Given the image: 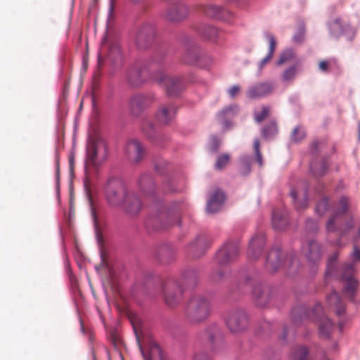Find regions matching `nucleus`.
I'll return each instance as SVG.
<instances>
[{"label":"nucleus","mask_w":360,"mask_h":360,"mask_svg":"<svg viewBox=\"0 0 360 360\" xmlns=\"http://www.w3.org/2000/svg\"><path fill=\"white\" fill-rule=\"evenodd\" d=\"M105 192L110 204L123 206L130 215L137 214L142 208L140 199L134 192L129 191L120 179L110 178L106 183Z\"/></svg>","instance_id":"1"},{"label":"nucleus","mask_w":360,"mask_h":360,"mask_svg":"<svg viewBox=\"0 0 360 360\" xmlns=\"http://www.w3.org/2000/svg\"><path fill=\"white\" fill-rule=\"evenodd\" d=\"M108 147L105 140L98 134L91 136L86 147L84 169L86 178L96 173L108 157Z\"/></svg>","instance_id":"2"},{"label":"nucleus","mask_w":360,"mask_h":360,"mask_svg":"<svg viewBox=\"0 0 360 360\" xmlns=\"http://www.w3.org/2000/svg\"><path fill=\"white\" fill-rule=\"evenodd\" d=\"M184 313L186 320L190 323H200L206 320L210 315V302L203 295H195L189 300Z\"/></svg>","instance_id":"3"},{"label":"nucleus","mask_w":360,"mask_h":360,"mask_svg":"<svg viewBox=\"0 0 360 360\" xmlns=\"http://www.w3.org/2000/svg\"><path fill=\"white\" fill-rule=\"evenodd\" d=\"M307 316L319 321V328L320 335L324 338H329L333 329V324L331 321L325 316L323 314V307L320 304H316L314 309L307 311L305 307L300 306L292 310V318L295 322L298 319H302Z\"/></svg>","instance_id":"4"},{"label":"nucleus","mask_w":360,"mask_h":360,"mask_svg":"<svg viewBox=\"0 0 360 360\" xmlns=\"http://www.w3.org/2000/svg\"><path fill=\"white\" fill-rule=\"evenodd\" d=\"M129 319L144 360H165L161 349L155 342L150 340L147 347L143 345L141 342L143 321L141 318L136 314H131Z\"/></svg>","instance_id":"5"},{"label":"nucleus","mask_w":360,"mask_h":360,"mask_svg":"<svg viewBox=\"0 0 360 360\" xmlns=\"http://www.w3.org/2000/svg\"><path fill=\"white\" fill-rule=\"evenodd\" d=\"M348 203L349 199L347 198L342 197L340 198L338 209L328 219L326 224V229L328 232H334L338 229L341 232V234L343 235L352 227V221L348 222L345 225V227H340L337 226L342 215L346 213Z\"/></svg>","instance_id":"6"},{"label":"nucleus","mask_w":360,"mask_h":360,"mask_svg":"<svg viewBox=\"0 0 360 360\" xmlns=\"http://www.w3.org/2000/svg\"><path fill=\"white\" fill-rule=\"evenodd\" d=\"M153 79L163 86L167 94L171 97L179 95L184 87V83L181 77H169L162 72L155 74Z\"/></svg>","instance_id":"7"},{"label":"nucleus","mask_w":360,"mask_h":360,"mask_svg":"<svg viewBox=\"0 0 360 360\" xmlns=\"http://www.w3.org/2000/svg\"><path fill=\"white\" fill-rule=\"evenodd\" d=\"M226 325L229 330L233 333L244 331L248 326V318L242 309L230 311L226 317Z\"/></svg>","instance_id":"8"},{"label":"nucleus","mask_w":360,"mask_h":360,"mask_svg":"<svg viewBox=\"0 0 360 360\" xmlns=\"http://www.w3.org/2000/svg\"><path fill=\"white\" fill-rule=\"evenodd\" d=\"M156 36L155 25L150 22L141 25L136 30L135 41L139 49H146L154 41Z\"/></svg>","instance_id":"9"},{"label":"nucleus","mask_w":360,"mask_h":360,"mask_svg":"<svg viewBox=\"0 0 360 360\" xmlns=\"http://www.w3.org/2000/svg\"><path fill=\"white\" fill-rule=\"evenodd\" d=\"M354 266L353 264H347L342 268V280L345 282L344 295L350 300L354 298L358 281L354 277Z\"/></svg>","instance_id":"10"},{"label":"nucleus","mask_w":360,"mask_h":360,"mask_svg":"<svg viewBox=\"0 0 360 360\" xmlns=\"http://www.w3.org/2000/svg\"><path fill=\"white\" fill-rule=\"evenodd\" d=\"M162 291L165 302L169 307H174L181 301L183 290L175 281H167L163 285Z\"/></svg>","instance_id":"11"},{"label":"nucleus","mask_w":360,"mask_h":360,"mask_svg":"<svg viewBox=\"0 0 360 360\" xmlns=\"http://www.w3.org/2000/svg\"><path fill=\"white\" fill-rule=\"evenodd\" d=\"M104 56L109 58L113 63L118 61L122 58L120 44L116 39L104 38L101 43V53L98 56V62Z\"/></svg>","instance_id":"12"},{"label":"nucleus","mask_w":360,"mask_h":360,"mask_svg":"<svg viewBox=\"0 0 360 360\" xmlns=\"http://www.w3.org/2000/svg\"><path fill=\"white\" fill-rule=\"evenodd\" d=\"M238 253V247L236 243H226L217 252L215 260L219 265H225L235 259Z\"/></svg>","instance_id":"13"},{"label":"nucleus","mask_w":360,"mask_h":360,"mask_svg":"<svg viewBox=\"0 0 360 360\" xmlns=\"http://www.w3.org/2000/svg\"><path fill=\"white\" fill-rule=\"evenodd\" d=\"M152 103V98L147 95L136 94L129 100V110L134 116L140 115Z\"/></svg>","instance_id":"14"},{"label":"nucleus","mask_w":360,"mask_h":360,"mask_svg":"<svg viewBox=\"0 0 360 360\" xmlns=\"http://www.w3.org/2000/svg\"><path fill=\"white\" fill-rule=\"evenodd\" d=\"M252 295L255 304L259 307H266L273 298L271 289L260 284L255 287Z\"/></svg>","instance_id":"15"},{"label":"nucleus","mask_w":360,"mask_h":360,"mask_svg":"<svg viewBox=\"0 0 360 360\" xmlns=\"http://www.w3.org/2000/svg\"><path fill=\"white\" fill-rule=\"evenodd\" d=\"M274 89V86L272 82H260L250 86L246 91V94L251 99L260 98L271 94Z\"/></svg>","instance_id":"16"},{"label":"nucleus","mask_w":360,"mask_h":360,"mask_svg":"<svg viewBox=\"0 0 360 360\" xmlns=\"http://www.w3.org/2000/svg\"><path fill=\"white\" fill-rule=\"evenodd\" d=\"M125 153L131 161L139 162L145 155V148L140 141L132 139L127 143Z\"/></svg>","instance_id":"17"},{"label":"nucleus","mask_w":360,"mask_h":360,"mask_svg":"<svg viewBox=\"0 0 360 360\" xmlns=\"http://www.w3.org/2000/svg\"><path fill=\"white\" fill-rule=\"evenodd\" d=\"M265 244V236L260 232L250 240L248 255L250 259H257L262 255Z\"/></svg>","instance_id":"18"},{"label":"nucleus","mask_w":360,"mask_h":360,"mask_svg":"<svg viewBox=\"0 0 360 360\" xmlns=\"http://www.w3.org/2000/svg\"><path fill=\"white\" fill-rule=\"evenodd\" d=\"M144 72V68L139 64L131 67L127 72L129 84L132 86H139L142 84L146 79Z\"/></svg>","instance_id":"19"},{"label":"nucleus","mask_w":360,"mask_h":360,"mask_svg":"<svg viewBox=\"0 0 360 360\" xmlns=\"http://www.w3.org/2000/svg\"><path fill=\"white\" fill-rule=\"evenodd\" d=\"M283 264V254L279 248L271 250L266 257V266L269 271H276Z\"/></svg>","instance_id":"20"},{"label":"nucleus","mask_w":360,"mask_h":360,"mask_svg":"<svg viewBox=\"0 0 360 360\" xmlns=\"http://www.w3.org/2000/svg\"><path fill=\"white\" fill-rule=\"evenodd\" d=\"M187 8L181 4H174L170 6L165 14L167 20L171 22H179L185 19L187 16Z\"/></svg>","instance_id":"21"},{"label":"nucleus","mask_w":360,"mask_h":360,"mask_svg":"<svg viewBox=\"0 0 360 360\" xmlns=\"http://www.w3.org/2000/svg\"><path fill=\"white\" fill-rule=\"evenodd\" d=\"M176 114V108L174 105H164L157 112L156 117L160 123L167 124L174 119Z\"/></svg>","instance_id":"22"},{"label":"nucleus","mask_w":360,"mask_h":360,"mask_svg":"<svg viewBox=\"0 0 360 360\" xmlns=\"http://www.w3.org/2000/svg\"><path fill=\"white\" fill-rule=\"evenodd\" d=\"M207 246V238L205 236H200L189 245L188 251L193 257H198L205 252Z\"/></svg>","instance_id":"23"},{"label":"nucleus","mask_w":360,"mask_h":360,"mask_svg":"<svg viewBox=\"0 0 360 360\" xmlns=\"http://www.w3.org/2000/svg\"><path fill=\"white\" fill-rule=\"evenodd\" d=\"M302 251L307 258L311 262H316L321 258L320 245L314 240H310L302 248Z\"/></svg>","instance_id":"24"},{"label":"nucleus","mask_w":360,"mask_h":360,"mask_svg":"<svg viewBox=\"0 0 360 360\" xmlns=\"http://www.w3.org/2000/svg\"><path fill=\"white\" fill-rule=\"evenodd\" d=\"M224 200V193L219 190L215 191L207 203V212L215 213L218 212L220 210Z\"/></svg>","instance_id":"25"},{"label":"nucleus","mask_w":360,"mask_h":360,"mask_svg":"<svg viewBox=\"0 0 360 360\" xmlns=\"http://www.w3.org/2000/svg\"><path fill=\"white\" fill-rule=\"evenodd\" d=\"M147 224L156 229L167 228L171 224L170 217L167 216L166 213L160 212L158 214L150 217Z\"/></svg>","instance_id":"26"},{"label":"nucleus","mask_w":360,"mask_h":360,"mask_svg":"<svg viewBox=\"0 0 360 360\" xmlns=\"http://www.w3.org/2000/svg\"><path fill=\"white\" fill-rule=\"evenodd\" d=\"M288 224V219L285 212L274 210L272 213V226L278 230H283Z\"/></svg>","instance_id":"27"},{"label":"nucleus","mask_w":360,"mask_h":360,"mask_svg":"<svg viewBox=\"0 0 360 360\" xmlns=\"http://www.w3.org/2000/svg\"><path fill=\"white\" fill-rule=\"evenodd\" d=\"M290 195L295 202V207L297 210H300L304 209L307 206V191L303 190L297 191L295 189H292Z\"/></svg>","instance_id":"28"},{"label":"nucleus","mask_w":360,"mask_h":360,"mask_svg":"<svg viewBox=\"0 0 360 360\" xmlns=\"http://www.w3.org/2000/svg\"><path fill=\"white\" fill-rule=\"evenodd\" d=\"M139 186L146 195H151L155 191V184L152 177L148 174L142 175L139 180Z\"/></svg>","instance_id":"29"},{"label":"nucleus","mask_w":360,"mask_h":360,"mask_svg":"<svg viewBox=\"0 0 360 360\" xmlns=\"http://www.w3.org/2000/svg\"><path fill=\"white\" fill-rule=\"evenodd\" d=\"M328 304L335 310L338 316H340L345 311V304L340 300L338 294L333 291L328 298Z\"/></svg>","instance_id":"30"},{"label":"nucleus","mask_w":360,"mask_h":360,"mask_svg":"<svg viewBox=\"0 0 360 360\" xmlns=\"http://www.w3.org/2000/svg\"><path fill=\"white\" fill-rule=\"evenodd\" d=\"M238 111L237 105H233L224 108L218 113V117L222 121V124L226 129L231 126V122L226 120V118L233 117Z\"/></svg>","instance_id":"31"},{"label":"nucleus","mask_w":360,"mask_h":360,"mask_svg":"<svg viewBox=\"0 0 360 360\" xmlns=\"http://www.w3.org/2000/svg\"><path fill=\"white\" fill-rule=\"evenodd\" d=\"M202 11L210 18L221 20H224V15L227 12L224 8L215 5L203 6Z\"/></svg>","instance_id":"32"},{"label":"nucleus","mask_w":360,"mask_h":360,"mask_svg":"<svg viewBox=\"0 0 360 360\" xmlns=\"http://www.w3.org/2000/svg\"><path fill=\"white\" fill-rule=\"evenodd\" d=\"M265 37L269 42V51L266 56L263 58L259 64V68L260 70H262L264 65L271 60L276 46V41L273 34L270 33H266Z\"/></svg>","instance_id":"33"},{"label":"nucleus","mask_w":360,"mask_h":360,"mask_svg":"<svg viewBox=\"0 0 360 360\" xmlns=\"http://www.w3.org/2000/svg\"><path fill=\"white\" fill-rule=\"evenodd\" d=\"M204 335L207 338V340L211 344H213L215 340L221 338V331L216 324H212L207 327Z\"/></svg>","instance_id":"34"},{"label":"nucleus","mask_w":360,"mask_h":360,"mask_svg":"<svg viewBox=\"0 0 360 360\" xmlns=\"http://www.w3.org/2000/svg\"><path fill=\"white\" fill-rule=\"evenodd\" d=\"M328 169V164L323 160L320 162H313L310 165V171L315 177L323 176Z\"/></svg>","instance_id":"35"},{"label":"nucleus","mask_w":360,"mask_h":360,"mask_svg":"<svg viewBox=\"0 0 360 360\" xmlns=\"http://www.w3.org/2000/svg\"><path fill=\"white\" fill-rule=\"evenodd\" d=\"M306 137V131L302 126L297 125L295 127L290 136V140L292 142L298 143L302 141Z\"/></svg>","instance_id":"36"},{"label":"nucleus","mask_w":360,"mask_h":360,"mask_svg":"<svg viewBox=\"0 0 360 360\" xmlns=\"http://www.w3.org/2000/svg\"><path fill=\"white\" fill-rule=\"evenodd\" d=\"M309 350L304 346L297 347L292 353V360H309Z\"/></svg>","instance_id":"37"},{"label":"nucleus","mask_w":360,"mask_h":360,"mask_svg":"<svg viewBox=\"0 0 360 360\" xmlns=\"http://www.w3.org/2000/svg\"><path fill=\"white\" fill-rule=\"evenodd\" d=\"M277 132V124L274 121H272L263 129L262 135L266 139H271L274 137Z\"/></svg>","instance_id":"38"},{"label":"nucleus","mask_w":360,"mask_h":360,"mask_svg":"<svg viewBox=\"0 0 360 360\" xmlns=\"http://www.w3.org/2000/svg\"><path fill=\"white\" fill-rule=\"evenodd\" d=\"M198 278L197 272L194 270H188L184 274V280L188 285H195Z\"/></svg>","instance_id":"39"},{"label":"nucleus","mask_w":360,"mask_h":360,"mask_svg":"<svg viewBox=\"0 0 360 360\" xmlns=\"http://www.w3.org/2000/svg\"><path fill=\"white\" fill-rule=\"evenodd\" d=\"M297 72V69L295 65L291 66L289 68L286 69L282 75L283 81L287 82L292 80L295 78Z\"/></svg>","instance_id":"40"},{"label":"nucleus","mask_w":360,"mask_h":360,"mask_svg":"<svg viewBox=\"0 0 360 360\" xmlns=\"http://www.w3.org/2000/svg\"><path fill=\"white\" fill-rule=\"evenodd\" d=\"M202 34L207 39H213L217 36L218 30L213 26L207 25L203 28Z\"/></svg>","instance_id":"41"},{"label":"nucleus","mask_w":360,"mask_h":360,"mask_svg":"<svg viewBox=\"0 0 360 360\" xmlns=\"http://www.w3.org/2000/svg\"><path fill=\"white\" fill-rule=\"evenodd\" d=\"M328 200L327 198H323L316 205V212L319 215L324 214L328 210Z\"/></svg>","instance_id":"42"},{"label":"nucleus","mask_w":360,"mask_h":360,"mask_svg":"<svg viewBox=\"0 0 360 360\" xmlns=\"http://www.w3.org/2000/svg\"><path fill=\"white\" fill-rule=\"evenodd\" d=\"M254 152L255 153V160L257 162L259 167L263 166V158L260 152V143L259 139H255L253 144Z\"/></svg>","instance_id":"43"},{"label":"nucleus","mask_w":360,"mask_h":360,"mask_svg":"<svg viewBox=\"0 0 360 360\" xmlns=\"http://www.w3.org/2000/svg\"><path fill=\"white\" fill-rule=\"evenodd\" d=\"M230 157L228 154L225 153L219 155L216 161L215 167L217 169H221L228 165L229 162Z\"/></svg>","instance_id":"44"},{"label":"nucleus","mask_w":360,"mask_h":360,"mask_svg":"<svg viewBox=\"0 0 360 360\" xmlns=\"http://www.w3.org/2000/svg\"><path fill=\"white\" fill-rule=\"evenodd\" d=\"M269 113V108L267 106H262L261 112H255V120L257 122L263 121Z\"/></svg>","instance_id":"45"},{"label":"nucleus","mask_w":360,"mask_h":360,"mask_svg":"<svg viewBox=\"0 0 360 360\" xmlns=\"http://www.w3.org/2000/svg\"><path fill=\"white\" fill-rule=\"evenodd\" d=\"M293 56H294V53H293L292 50H291V49L285 50L281 55V56L277 62V64L278 65H281L286 63L287 61L290 60L293 57Z\"/></svg>","instance_id":"46"},{"label":"nucleus","mask_w":360,"mask_h":360,"mask_svg":"<svg viewBox=\"0 0 360 360\" xmlns=\"http://www.w3.org/2000/svg\"><path fill=\"white\" fill-rule=\"evenodd\" d=\"M240 162L242 165V172L243 174H248L251 170L250 158L248 156L243 157L241 158Z\"/></svg>","instance_id":"47"},{"label":"nucleus","mask_w":360,"mask_h":360,"mask_svg":"<svg viewBox=\"0 0 360 360\" xmlns=\"http://www.w3.org/2000/svg\"><path fill=\"white\" fill-rule=\"evenodd\" d=\"M338 257V253L335 252L329 258L328 264L327 271H326L327 276L333 274V270H334V263L335 262Z\"/></svg>","instance_id":"48"},{"label":"nucleus","mask_w":360,"mask_h":360,"mask_svg":"<svg viewBox=\"0 0 360 360\" xmlns=\"http://www.w3.org/2000/svg\"><path fill=\"white\" fill-rule=\"evenodd\" d=\"M338 257V253L335 252L329 258L328 264L327 271H326L327 276L333 274V270H334V263L335 262Z\"/></svg>","instance_id":"49"},{"label":"nucleus","mask_w":360,"mask_h":360,"mask_svg":"<svg viewBox=\"0 0 360 360\" xmlns=\"http://www.w3.org/2000/svg\"><path fill=\"white\" fill-rule=\"evenodd\" d=\"M193 360H212V359L206 352H199L195 354Z\"/></svg>","instance_id":"50"},{"label":"nucleus","mask_w":360,"mask_h":360,"mask_svg":"<svg viewBox=\"0 0 360 360\" xmlns=\"http://www.w3.org/2000/svg\"><path fill=\"white\" fill-rule=\"evenodd\" d=\"M221 144L220 140L217 136L212 137V143L210 145V150L213 152H215L219 148Z\"/></svg>","instance_id":"51"},{"label":"nucleus","mask_w":360,"mask_h":360,"mask_svg":"<svg viewBox=\"0 0 360 360\" xmlns=\"http://www.w3.org/2000/svg\"><path fill=\"white\" fill-rule=\"evenodd\" d=\"M330 64L328 60H321L319 63V68L321 72H326L329 70Z\"/></svg>","instance_id":"52"},{"label":"nucleus","mask_w":360,"mask_h":360,"mask_svg":"<svg viewBox=\"0 0 360 360\" xmlns=\"http://www.w3.org/2000/svg\"><path fill=\"white\" fill-rule=\"evenodd\" d=\"M240 88L238 85H233L229 89V94L231 98H234L239 92Z\"/></svg>","instance_id":"53"},{"label":"nucleus","mask_w":360,"mask_h":360,"mask_svg":"<svg viewBox=\"0 0 360 360\" xmlns=\"http://www.w3.org/2000/svg\"><path fill=\"white\" fill-rule=\"evenodd\" d=\"M224 277V272L222 270H219L217 272H214L212 275V278L214 281H219Z\"/></svg>","instance_id":"54"},{"label":"nucleus","mask_w":360,"mask_h":360,"mask_svg":"<svg viewBox=\"0 0 360 360\" xmlns=\"http://www.w3.org/2000/svg\"><path fill=\"white\" fill-rule=\"evenodd\" d=\"M306 226H307V229L311 230L312 231H316L317 229V224L312 219L307 220V224H306Z\"/></svg>","instance_id":"55"},{"label":"nucleus","mask_w":360,"mask_h":360,"mask_svg":"<svg viewBox=\"0 0 360 360\" xmlns=\"http://www.w3.org/2000/svg\"><path fill=\"white\" fill-rule=\"evenodd\" d=\"M352 256L354 260L360 261V250L357 249L356 246L354 248Z\"/></svg>","instance_id":"56"},{"label":"nucleus","mask_w":360,"mask_h":360,"mask_svg":"<svg viewBox=\"0 0 360 360\" xmlns=\"http://www.w3.org/2000/svg\"><path fill=\"white\" fill-rule=\"evenodd\" d=\"M287 262H288L289 264H288V267L290 269L291 266L293 265V264H297V260L296 259V257H290L289 258V259L287 261Z\"/></svg>","instance_id":"57"},{"label":"nucleus","mask_w":360,"mask_h":360,"mask_svg":"<svg viewBox=\"0 0 360 360\" xmlns=\"http://www.w3.org/2000/svg\"><path fill=\"white\" fill-rule=\"evenodd\" d=\"M56 178L58 179L59 178V159L56 157Z\"/></svg>","instance_id":"58"},{"label":"nucleus","mask_w":360,"mask_h":360,"mask_svg":"<svg viewBox=\"0 0 360 360\" xmlns=\"http://www.w3.org/2000/svg\"><path fill=\"white\" fill-rule=\"evenodd\" d=\"M319 144V142H318V141H314V142L312 143V144H311V150L314 152L316 151Z\"/></svg>","instance_id":"59"},{"label":"nucleus","mask_w":360,"mask_h":360,"mask_svg":"<svg viewBox=\"0 0 360 360\" xmlns=\"http://www.w3.org/2000/svg\"><path fill=\"white\" fill-rule=\"evenodd\" d=\"M155 167V169H156L157 171H158V172H161V171H160V166L158 164H156Z\"/></svg>","instance_id":"60"},{"label":"nucleus","mask_w":360,"mask_h":360,"mask_svg":"<svg viewBox=\"0 0 360 360\" xmlns=\"http://www.w3.org/2000/svg\"><path fill=\"white\" fill-rule=\"evenodd\" d=\"M286 335H287V331H286V330L285 329V330H284V335H283V337L282 338L284 340V339L285 338V336H286Z\"/></svg>","instance_id":"61"},{"label":"nucleus","mask_w":360,"mask_h":360,"mask_svg":"<svg viewBox=\"0 0 360 360\" xmlns=\"http://www.w3.org/2000/svg\"><path fill=\"white\" fill-rule=\"evenodd\" d=\"M143 130L145 131V133H146V134H147V135H148V136H150V134L146 131V129H145V127H143Z\"/></svg>","instance_id":"62"},{"label":"nucleus","mask_w":360,"mask_h":360,"mask_svg":"<svg viewBox=\"0 0 360 360\" xmlns=\"http://www.w3.org/2000/svg\"><path fill=\"white\" fill-rule=\"evenodd\" d=\"M112 9H113V8H112V6L111 5V6H110V13L112 11Z\"/></svg>","instance_id":"63"},{"label":"nucleus","mask_w":360,"mask_h":360,"mask_svg":"<svg viewBox=\"0 0 360 360\" xmlns=\"http://www.w3.org/2000/svg\"><path fill=\"white\" fill-rule=\"evenodd\" d=\"M323 360H329V359L326 357H324V359Z\"/></svg>","instance_id":"64"}]
</instances>
